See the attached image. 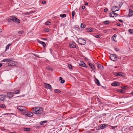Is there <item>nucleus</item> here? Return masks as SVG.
<instances>
[{"mask_svg": "<svg viewBox=\"0 0 133 133\" xmlns=\"http://www.w3.org/2000/svg\"><path fill=\"white\" fill-rule=\"evenodd\" d=\"M32 110L33 112L36 114H41V110L39 108H35L32 109Z\"/></svg>", "mask_w": 133, "mask_h": 133, "instance_id": "1", "label": "nucleus"}, {"mask_svg": "<svg viewBox=\"0 0 133 133\" xmlns=\"http://www.w3.org/2000/svg\"><path fill=\"white\" fill-rule=\"evenodd\" d=\"M23 115L26 117H31L33 115L32 112L28 111L27 109L24 112H23Z\"/></svg>", "mask_w": 133, "mask_h": 133, "instance_id": "2", "label": "nucleus"}, {"mask_svg": "<svg viewBox=\"0 0 133 133\" xmlns=\"http://www.w3.org/2000/svg\"><path fill=\"white\" fill-rule=\"evenodd\" d=\"M17 109L19 111L22 112L23 114L26 110L27 109L24 106H19L17 107Z\"/></svg>", "mask_w": 133, "mask_h": 133, "instance_id": "3", "label": "nucleus"}, {"mask_svg": "<svg viewBox=\"0 0 133 133\" xmlns=\"http://www.w3.org/2000/svg\"><path fill=\"white\" fill-rule=\"evenodd\" d=\"M78 42L79 44L82 45H84L86 43V41L82 38H79L78 39Z\"/></svg>", "mask_w": 133, "mask_h": 133, "instance_id": "4", "label": "nucleus"}, {"mask_svg": "<svg viewBox=\"0 0 133 133\" xmlns=\"http://www.w3.org/2000/svg\"><path fill=\"white\" fill-rule=\"evenodd\" d=\"M110 59L112 61H115L117 60V55L114 54H111L110 56Z\"/></svg>", "mask_w": 133, "mask_h": 133, "instance_id": "5", "label": "nucleus"}, {"mask_svg": "<svg viewBox=\"0 0 133 133\" xmlns=\"http://www.w3.org/2000/svg\"><path fill=\"white\" fill-rule=\"evenodd\" d=\"M12 21L14 22L19 23H20V21L19 19L17 18L16 17L13 16H11Z\"/></svg>", "mask_w": 133, "mask_h": 133, "instance_id": "6", "label": "nucleus"}, {"mask_svg": "<svg viewBox=\"0 0 133 133\" xmlns=\"http://www.w3.org/2000/svg\"><path fill=\"white\" fill-rule=\"evenodd\" d=\"M119 10V9L118 8V6H113L112 8V11L113 12H115L116 11Z\"/></svg>", "mask_w": 133, "mask_h": 133, "instance_id": "7", "label": "nucleus"}, {"mask_svg": "<svg viewBox=\"0 0 133 133\" xmlns=\"http://www.w3.org/2000/svg\"><path fill=\"white\" fill-rule=\"evenodd\" d=\"M43 86L44 88L50 89L51 88V85L48 84L44 83Z\"/></svg>", "mask_w": 133, "mask_h": 133, "instance_id": "8", "label": "nucleus"}, {"mask_svg": "<svg viewBox=\"0 0 133 133\" xmlns=\"http://www.w3.org/2000/svg\"><path fill=\"white\" fill-rule=\"evenodd\" d=\"M13 60L12 58H5L2 60L1 62H8L11 61Z\"/></svg>", "mask_w": 133, "mask_h": 133, "instance_id": "9", "label": "nucleus"}, {"mask_svg": "<svg viewBox=\"0 0 133 133\" xmlns=\"http://www.w3.org/2000/svg\"><path fill=\"white\" fill-rule=\"evenodd\" d=\"M17 64V63L15 61H13L8 63V65L10 66H14Z\"/></svg>", "mask_w": 133, "mask_h": 133, "instance_id": "10", "label": "nucleus"}, {"mask_svg": "<svg viewBox=\"0 0 133 133\" xmlns=\"http://www.w3.org/2000/svg\"><path fill=\"white\" fill-rule=\"evenodd\" d=\"M7 94L8 97L11 98L13 96L14 93L12 92H9L7 93Z\"/></svg>", "mask_w": 133, "mask_h": 133, "instance_id": "11", "label": "nucleus"}, {"mask_svg": "<svg viewBox=\"0 0 133 133\" xmlns=\"http://www.w3.org/2000/svg\"><path fill=\"white\" fill-rule=\"evenodd\" d=\"M6 97V96L4 95H0V101H3L4 100Z\"/></svg>", "mask_w": 133, "mask_h": 133, "instance_id": "12", "label": "nucleus"}, {"mask_svg": "<svg viewBox=\"0 0 133 133\" xmlns=\"http://www.w3.org/2000/svg\"><path fill=\"white\" fill-rule=\"evenodd\" d=\"M79 64L80 66L85 67H87V65L86 64L82 61H81L80 63H79Z\"/></svg>", "mask_w": 133, "mask_h": 133, "instance_id": "13", "label": "nucleus"}, {"mask_svg": "<svg viewBox=\"0 0 133 133\" xmlns=\"http://www.w3.org/2000/svg\"><path fill=\"white\" fill-rule=\"evenodd\" d=\"M120 84V83L118 82H114L111 84L113 86H118Z\"/></svg>", "mask_w": 133, "mask_h": 133, "instance_id": "14", "label": "nucleus"}, {"mask_svg": "<svg viewBox=\"0 0 133 133\" xmlns=\"http://www.w3.org/2000/svg\"><path fill=\"white\" fill-rule=\"evenodd\" d=\"M76 44L74 42L70 43V47L71 48H74L76 47Z\"/></svg>", "mask_w": 133, "mask_h": 133, "instance_id": "15", "label": "nucleus"}, {"mask_svg": "<svg viewBox=\"0 0 133 133\" xmlns=\"http://www.w3.org/2000/svg\"><path fill=\"white\" fill-rule=\"evenodd\" d=\"M128 15L130 16H131L133 15V11L131 9L129 10V13Z\"/></svg>", "mask_w": 133, "mask_h": 133, "instance_id": "16", "label": "nucleus"}, {"mask_svg": "<svg viewBox=\"0 0 133 133\" xmlns=\"http://www.w3.org/2000/svg\"><path fill=\"white\" fill-rule=\"evenodd\" d=\"M110 14L111 15V17H114L115 16H116L117 14L116 13H114V12H113L112 13H109V14Z\"/></svg>", "mask_w": 133, "mask_h": 133, "instance_id": "17", "label": "nucleus"}, {"mask_svg": "<svg viewBox=\"0 0 133 133\" xmlns=\"http://www.w3.org/2000/svg\"><path fill=\"white\" fill-rule=\"evenodd\" d=\"M100 128L102 129H103L106 127V125L104 124H101L100 126Z\"/></svg>", "mask_w": 133, "mask_h": 133, "instance_id": "18", "label": "nucleus"}, {"mask_svg": "<svg viewBox=\"0 0 133 133\" xmlns=\"http://www.w3.org/2000/svg\"><path fill=\"white\" fill-rule=\"evenodd\" d=\"M95 82L98 85H100V83H99V80L97 79V78H95Z\"/></svg>", "mask_w": 133, "mask_h": 133, "instance_id": "19", "label": "nucleus"}, {"mask_svg": "<svg viewBox=\"0 0 133 133\" xmlns=\"http://www.w3.org/2000/svg\"><path fill=\"white\" fill-rule=\"evenodd\" d=\"M116 35H114L112 37V39L115 42H117V40L116 39Z\"/></svg>", "mask_w": 133, "mask_h": 133, "instance_id": "20", "label": "nucleus"}, {"mask_svg": "<svg viewBox=\"0 0 133 133\" xmlns=\"http://www.w3.org/2000/svg\"><path fill=\"white\" fill-rule=\"evenodd\" d=\"M117 73V76H124L122 72H119Z\"/></svg>", "mask_w": 133, "mask_h": 133, "instance_id": "21", "label": "nucleus"}, {"mask_svg": "<svg viewBox=\"0 0 133 133\" xmlns=\"http://www.w3.org/2000/svg\"><path fill=\"white\" fill-rule=\"evenodd\" d=\"M87 30L88 32H92L93 31L92 29L91 28H87Z\"/></svg>", "mask_w": 133, "mask_h": 133, "instance_id": "22", "label": "nucleus"}, {"mask_svg": "<svg viewBox=\"0 0 133 133\" xmlns=\"http://www.w3.org/2000/svg\"><path fill=\"white\" fill-rule=\"evenodd\" d=\"M59 81H61V83H63L65 82L64 80L62 79V78L61 77L59 78Z\"/></svg>", "mask_w": 133, "mask_h": 133, "instance_id": "23", "label": "nucleus"}, {"mask_svg": "<svg viewBox=\"0 0 133 133\" xmlns=\"http://www.w3.org/2000/svg\"><path fill=\"white\" fill-rule=\"evenodd\" d=\"M89 65V66H90L91 68L92 69H93L94 68V65H92L91 63H89L88 64Z\"/></svg>", "mask_w": 133, "mask_h": 133, "instance_id": "24", "label": "nucleus"}, {"mask_svg": "<svg viewBox=\"0 0 133 133\" xmlns=\"http://www.w3.org/2000/svg\"><path fill=\"white\" fill-rule=\"evenodd\" d=\"M30 129L29 128H24L23 129V130L27 131H30Z\"/></svg>", "mask_w": 133, "mask_h": 133, "instance_id": "25", "label": "nucleus"}, {"mask_svg": "<svg viewBox=\"0 0 133 133\" xmlns=\"http://www.w3.org/2000/svg\"><path fill=\"white\" fill-rule=\"evenodd\" d=\"M20 90H16L14 91V92H13L14 93H15L16 94H19L20 92Z\"/></svg>", "mask_w": 133, "mask_h": 133, "instance_id": "26", "label": "nucleus"}, {"mask_svg": "<svg viewBox=\"0 0 133 133\" xmlns=\"http://www.w3.org/2000/svg\"><path fill=\"white\" fill-rule=\"evenodd\" d=\"M98 68H101V69H103V66L101 64H99L97 65Z\"/></svg>", "mask_w": 133, "mask_h": 133, "instance_id": "27", "label": "nucleus"}, {"mask_svg": "<svg viewBox=\"0 0 133 133\" xmlns=\"http://www.w3.org/2000/svg\"><path fill=\"white\" fill-rule=\"evenodd\" d=\"M9 18L8 19L7 21L9 22H11L12 19L11 16L9 17Z\"/></svg>", "mask_w": 133, "mask_h": 133, "instance_id": "28", "label": "nucleus"}, {"mask_svg": "<svg viewBox=\"0 0 133 133\" xmlns=\"http://www.w3.org/2000/svg\"><path fill=\"white\" fill-rule=\"evenodd\" d=\"M54 92L55 93H59L61 91L58 89H55L54 90Z\"/></svg>", "mask_w": 133, "mask_h": 133, "instance_id": "29", "label": "nucleus"}, {"mask_svg": "<svg viewBox=\"0 0 133 133\" xmlns=\"http://www.w3.org/2000/svg\"><path fill=\"white\" fill-rule=\"evenodd\" d=\"M81 27L82 28H84L85 27V25L84 24L82 23L81 25Z\"/></svg>", "mask_w": 133, "mask_h": 133, "instance_id": "30", "label": "nucleus"}, {"mask_svg": "<svg viewBox=\"0 0 133 133\" xmlns=\"http://www.w3.org/2000/svg\"><path fill=\"white\" fill-rule=\"evenodd\" d=\"M94 37L96 38H99L101 37V35H95Z\"/></svg>", "mask_w": 133, "mask_h": 133, "instance_id": "31", "label": "nucleus"}, {"mask_svg": "<svg viewBox=\"0 0 133 133\" xmlns=\"http://www.w3.org/2000/svg\"><path fill=\"white\" fill-rule=\"evenodd\" d=\"M60 16L62 18H64L66 16V15L65 14L62 15L61 14L60 15Z\"/></svg>", "mask_w": 133, "mask_h": 133, "instance_id": "32", "label": "nucleus"}, {"mask_svg": "<svg viewBox=\"0 0 133 133\" xmlns=\"http://www.w3.org/2000/svg\"><path fill=\"white\" fill-rule=\"evenodd\" d=\"M75 15V11H72V18H74V17Z\"/></svg>", "mask_w": 133, "mask_h": 133, "instance_id": "33", "label": "nucleus"}, {"mask_svg": "<svg viewBox=\"0 0 133 133\" xmlns=\"http://www.w3.org/2000/svg\"><path fill=\"white\" fill-rule=\"evenodd\" d=\"M47 69L49 70L52 71L53 69L51 67H47Z\"/></svg>", "mask_w": 133, "mask_h": 133, "instance_id": "34", "label": "nucleus"}, {"mask_svg": "<svg viewBox=\"0 0 133 133\" xmlns=\"http://www.w3.org/2000/svg\"><path fill=\"white\" fill-rule=\"evenodd\" d=\"M128 31L130 33H133V30L131 29H130Z\"/></svg>", "mask_w": 133, "mask_h": 133, "instance_id": "35", "label": "nucleus"}, {"mask_svg": "<svg viewBox=\"0 0 133 133\" xmlns=\"http://www.w3.org/2000/svg\"><path fill=\"white\" fill-rule=\"evenodd\" d=\"M5 105L4 104L0 105V108H5Z\"/></svg>", "mask_w": 133, "mask_h": 133, "instance_id": "36", "label": "nucleus"}, {"mask_svg": "<svg viewBox=\"0 0 133 133\" xmlns=\"http://www.w3.org/2000/svg\"><path fill=\"white\" fill-rule=\"evenodd\" d=\"M43 31H44V32H48L49 31V29H44Z\"/></svg>", "mask_w": 133, "mask_h": 133, "instance_id": "37", "label": "nucleus"}, {"mask_svg": "<svg viewBox=\"0 0 133 133\" xmlns=\"http://www.w3.org/2000/svg\"><path fill=\"white\" fill-rule=\"evenodd\" d=\"M51 22L49 21H47L45 23V24L46 25H50Z\"/></svg>", "mask_w": 133, "mask_h": 133, "instance_id": "38", "label": "nucleus"}, {"mask_svg": "<svg viewBox=\"0 0 133 133\" xmlns=\"http://www.w3.org/2000/svg\"><path fill=\"white\" fill-rule=\"evenodd\" d=\"M123 2H120L119 4V8L121 7V6L123 4Z\"/></svg>", "mask_w": 133, "mask_h": 133, "instance_id": "39", "label": "nucleus"}, {"mask_svg": "<svg viewBox=\"0 0 133 133\" xmlns=\"http://www.w3.org/2000/svg\"><path fill=\"white\" fill-rule=\"evenodd\" d=\"M68 66L69 68L70 69H72V65L70 64H68Z\"/></svg>", "mask_w": 133, "mask_h": 133, "instance_id": "40", "label": "nucleus"}, {"mask_svg": "<svg viewBox=\"0 0 133 133\" xmlns=\"http://www.w3.org/2000/svg\"><path fill=\"white\" fill-rule=\"evenodd\" d=\"M10 45V44H8L6 45V50H7L9 49Z\"/></svg>", "mask_w": 133, "mask_h": 133, "instance_id": "41", "label": "nucleus"}, {"mask_svg": "<svg viewBox=\"0 0 133 133\" xmlns=\"http://www.w3.org/2000/svg\"><path fill=\"white\" fill-rule=\"evenodd\" d=\"M42 45H43V47L44 48L46 46V44L44 42H42Z\"/></svg>", "mask_w": 133, "mask_h": 133, "instance_id": "42", "label": "nucleus"}, {"mask_svg": "<svg viewBox=\"0 0 133 133\" xmlns=\"http://www.w3.org/2000/svg\"><path fill=\"white\" fill-rule=\"evenodd\" d=\"M109 23V22L108 21H105L104 22V24H108Z\"/></svg>", "mask_w": 133, "mask_h": 133, "instance_id": "43", "label": "nucleus"}, {"mask_svg": "<svg viewBox=\"0 0 133 133\" xmlns=\"http://www.w3.org/2000/svg\"><path fill=\"white\" fill-rule=\"evenodd\" d=\"M34 11H32L28 12V15L31 14L33 13Z\"/></svg>", "mask_w": 133, "mask_h": 133, "instance_id": "44", "label": "nucleus"}, {"mask_svg": "<svg viewBox=\"0 0 133 133\" xmlns=\"http://www.w3.org/2000/svg\"><path fill=\"white\" fill-rule=\"evenodd\" d=\"M46 3V2L45 1L43 0L42 1V4H45Z\"/></svg>", "mask_w": 133, "mask_h": 133, "instance_id": "45", "label": "nucleus"}, {"mask_svg": "<svg viewBox=\"0 0 133 133\" xmlns=\"http://www.w3.org/2000/svg\"><path fill=\"white\" fill-rule=\"evenodd\" d=\"M33 55H34L35 56H36V57H39V55H38L36 54H34Z\"/></svg>", "mask_w": 133, "mask_h": 133, "instance_id": "46", "label": "nucleus"}, {"mask_svg": "<svg viewBox=\"0 0 133 133\" xmlns=\"http://www.w3.org/2000/svg\"><path fill=\"white\" fill-rule=\"evenodd\" d=\"M12 114V113H10V114L5 113V114H3V115H11V114Z\"/></svg>", "mask_w": 133, "mask_h": 133, "instance_id": "47", "label": "nucleus"}, {"mask_svg": "<svg viewBox=\"0 0 133 133\" xmlns=\"http://www.w3.org/2000/svg\"><path fill=\"white\" fill-rule=\"evenodd\" d=\"M113 74L114 75L117 76V72H114Z\"/></svg>", "mask_w": 133, "mask_h": 133, "instance_id": "48", "label": "nucleus"}, {"mask_svg": "<svg viewBox=\"0 0 133 133\" xmlns=\"http://www.w3.org/2000/svg\"><path fill=\"white\" fill-rule=\"evenodd\" d=\"M119 91L120 92L122 93H123L124 92V90L122 89L120 90H119Z\"/></svg>", "mask_w": 133, "mask_h": 133, "instance_id": "49", "label": "nucleus"}, {"mask_svg": "<svg viewBox=\"0 0 133 133\" xmlns=\"http://www.w3.org/2000/svg\"><path fill=\"white\" fill-rule=\"evenodd\" d=\"M47 121H42V125H43V124L44 123H46L47 122Z\"/></svg>", "mask_w": 133, "mask_h": 133, "instance_id": "50", "label": "nucleus"}, {"mask_svg": "<svg viewBox=\"0 0 133 133\" xmlns=\"http://www.w3.org/2000/svg\"><path fill=\"white\" fill-rule=\"evenodd\" d=\"M23 33V32L22 31H19L18 32V33L20 34H22Z\"/></svg>", "mask_w": 133, "mask_h": 133, "instance_id": "51", "label": "nucleus"}, {"mask_svg": "<svg viewBox=\"0 0 133 133\" xmlns=\"http://www.w3.org/2000/svg\"><path fill=\"white\" fill-rule=\"evenodd\" d=\"M85 7L84 6H83L82 7V9H84L85 8Z\"/></svg>", "mask_w": 133, "mask_h": 133, "instance_id": "52", "label": "nucleus"}, {"mask_svg": "<svg viewBox=\"0 0 133 133\" xmlns=\"http://www.w3.org/2000/svg\"><path fill=\"white\" fill-rule=\"evenodd\" d=\"M107 10L108 9H105L104 10V11L105 12L107 11Z\"/></svg>", "mask_w": 133, "mask_h": 133, "instance_id": "53", "label": "nucleus"}, {"mask_svg": "<svg viewBox=\"0 0 133 133\" xmlns=\"http://www.w3.org/2000/svg\"><path fill=\"white\" fill-rule=\"evenodd\" d=\"M115 50L116 51H119V49L118 48H116Z\"/></svg>", "mask_w": 133, "mask_h": 133, "instance_id": "54", "label": "nucleus"}, {"mask_svg": "<svg viewBox=\"0 0 133 133\" xmlns=\"http://www.w3.org/2000/svg\"><path fill=\"white\" fill-rule=\"evenodd\" d=\"M121 88L123 89H126V87H122Z\"/></svg>", "mask_w": 133, "mask_h": 133, "instance_id": "55", "label": "nucleus"}, {"mask_svg": "<svg viewBox=\"0 0 133 133\" xmlns=\"http://www.w3.org/2000/svg\"><path fill=\"white\" fill-rule=\"evenodd\" d=\"M111 127H112V129H114L116 127H114V126H111Z\"/></svg>", "mask_w": 133, "mask_h": 133, "instance_id": "56", "label": "nucleus"}, {"mask_svg": "<svg viewBox=\"0 0 133 133\" xmlns=\"http://www.w3.org/2000/svg\"><path fill=\"white\" fill-rule=\"evenodd\" d=\"M116 25L118 26H120V25H121V24H119V23H117L116 24Z\"/></svg>", "mask_w": 133, "mask_h": 133, "instance_id": "57", "label": "nucleus"}, {"mask_svg": "<svg viewBox=\"0 0 133 133\" xmlns=\"http://www.w3.org/2000/svg\"><path fill=\"white\" fill-rule=\"evenodd\" d=\"M119 21L121 22H123V20H120V19H119Z\"/></svg>", "mask_w": 133, "mask_h": 133, "instance_id": "58", "label": "nucleus"}, {"mask_svg": "<svg viewBox=\"0 0 133 133\" xmlns=\"http://www.w3.org/2000/svg\"><path fill=\"white\" fill-rule=\"evenodd\" d=\"M38 42L41 44H42V41H39V40H38Z\"/></svg>", "mask_w": 133, "mask_h": 133, "instance_id": "59", "label": "nucleus"}, {"mask_svg": "<svg viewBox=\"0 0 133 133\" xmlns=\"http://www.w3.org/2000/svg\"><path fill=\"white\" fill-rule=\"evenodd\" d=\"M84 4L85 5H87L88 4V3L87 2H85Z\"/></svg>", "mask_w": 133, "mask_h": 133, "instance_id": "60", "label": "nucleus"}, {"mask_svg": "<svg viewBox=\"0 0 133 133\" xmlns=\"http://www.w3.org/2000/svg\"><path fill=\"white\" fill-rule=\"evenodd\" d=\"M9 133H16V132L15 131L12 132H10Z\"/></svg>", "mask_w": 133, "mask_h": 133, "instance_id": "61", "label": "nucleus"}, {"mask_svg": "<svg viewBox=\"0 0 133 133\" xmlns=\"http://www.w3.org/2000/svg\"><path fill=\"white\" fill-rule=\"evenodd\" d=\"M42 39H44V40H46V38H42Z\"/></svg>", "mask_w": 133, "mask_h": 133, "instance_id": "62", "label": "nucleus"}, {"mask_svg": "<svg viewBox=\"0 0 133 133\" xmlns=\"http://www.w3.org/2000/svg\"><path fill=\"white\" fill-rule=\"evenodd\" d=\"M2 63H0V68L2 66Z\"/></svg>", "mask_w": 133, "mask_h": 133, "instance_id": "63", "label": "nucleus"}, {"mask_svg": "<svg viewBox=\"0 0 133 133\" xmlns=\"http://www.w3.org/2000/svg\"><path fill=\"white\" fill-rule=\"evenodd\" d=\"M84 59L86 61H87V60H88V59L87 58H86L85 57V58Z\"/></svg>", "mask_w": 133, "mask_h": 133, "instance_id": "64", "label": "nucleus"}]
</instances>
